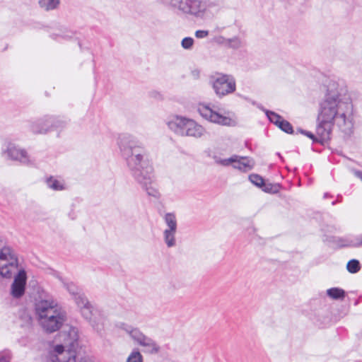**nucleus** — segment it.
Here are the masks:
<instances>
[{"mask_svg":"<svg viewBox=\"0 0 362 362\" xmlns=\"http://www.w3.org/2000/svg\"><path fill=\"white\" fill-rule=\"evenodd\" d=\"M355 115L354 106L344 81L331 79L319 104L316 135L302 129H298L297 132L311 139L313 142L320 143L331 139L334 128L346 136H351L354 130Z\"/></svg>","mask_w":362,"mask_h":362,"instance_id":"nucleus-1","label":"nucleus"},{"mask_svg":"<svg viewBox=\"0 0 362 362\" xmlns=\"http://www.w3.org/2000/svg\"><path fill=\"white\" fill-rule=\"evenodd\" d=\"M122 158L135 180L149 197L158 199L160 196L154 179L153 168L146 149L130 135H122L118 143Z\"/></svg>","mask_w":362,"mask_h":362,"instance_id":"nucleus-2","label":"nucleus"},{"mask_svg":"<svg viewBox=\"0 0 362 362\" xmlns=\"http://www.w3.org/2000/svg\"><path fill=\"white\" fill-rule=\"evenodd\" d=\"M157 1L175 11L177 14L196 20H209L214 17L219 10L216 0H157Z\"/></svg>","mask_w":362,"mask_h":362,"instance_id":"nucleus-3","label":"nucleus"},{"mask_svg":"<svg viewBox=\"0 0 362 362\" xmlns=\"http://www.w3.org/2000/svg\"><path fill=\"white\" fill-rule=\"evenodd\" d=\"M35 312L41 326L49 333L59 329L66 320L65 312L52 298L37 300Z\"/></svg>","mask_w":362,"mask_h":362,"instance_id":"nucleus-4","label":"nucleus"},{"mask_svg":"<svg viewBox=\"0 0 362 362\" xmlns=\"http://www.w3.org/2000/svg\"><path fill=\"white\" fill-rule=\"evenodd\" d=\"M58 337L62 344L53 346L52 362H76V350L78 346V329L68 327L59 334Z\"/></svg>","mask_w":362,"mask_h":362,"instance_id":"nucleus-5","label":"nucleus"},{"mask_svg":"<svg viewBox=\"0 0 362 362\" xmlns=\"http://www.w3.org/2000/svg\"><path fill=\"white\" fill-rule=\"evenodd\" d=\"M64 288L73 296L84 318L88 320L93 328L101 332L104 328L105 317L86 298L81 289L72 282L62 281Z\"/></svg>","mask_w":362,"mask_h":362,"instance_id":"nucleus-6","label":"nucleus"},{"mask_svg":"<svg viewBox=\"0 0 362 362\" xmlns=\"http://www.w3.org/2000/svg\"><path fill=\"white\" fill-rule=\"evenodd\" d=\"M168 127L175 134L181 136L200 139L206 134V129L193 119L174 115L166 120Z\"/></svg>","mask_w":362,"mask_h":362,"instance_id":"nucleus-7","label":"nucleus"},{"mask_svg":"<svg viewBox=\"0 0 362 362\" xmlns=\"http://www.w3.org/2000/svg\"><path fill=\"white\" fill-rule=\"evenodd\" d=\"M115 327L118 331L125 334L134 344L143 347L144 352L150 354L159 353L160 347L158 343L146 335L139 327L124 322H117Z\"/></svg>","mask_w":362,"mask_h":362,"instance_id":"nucleus-8","label":"nucleus"},{"mask_svg":"<svg viewBox=\"0 0 362 362\" xmlns=\"http://www.w3.org/2000/svg\"><path fill=\"white\" fill-rule=\"evenodd\" d=\"M197 109L200 116L209 122L227 127H234L238 123L233 113L223 114L218 107L211 103H199Z\"/></svg>","mask_w":362,"mask_h":362,"instance_id":"nucleus-9","label":"nucleus"},{"mask_svg":"<svg viewBox=\"0 0 362 362\" xmlns=\"http://www.w3.org/2000/svg\"><path fill=\"white\" fill-rule=\"evenodd\" d=\"M18 267V259L15 251L9 246L0 248V275L11 279Z\"/></svg>","mask_w":362,"mask_h":362,"instance_id":"nucleus-10","label":"nucleus"},{"mask_svg":"<svg viewBox=\"0 0 362 362\" xmlns=\"http://www.w3.org/2000/svg\"><path fill=\"white\" fill-rule=\"evenodd\" d=\"M211 83L216 95L218 98L231 94L236 90L235 79L230 74H216L211 78Z\"/></svg>","mask_w":362,"mask_h":362,"instance_id":"nucleus-11","label":"nucleus"},{"mask_svg":"<svg viewBox=\"0 0 362 362\" xmlns=\"http://www.w3.org/2000/svg\"><path fill=\"white\" fill-rule=\"evenodd\" d=\"M165 228L163 230V240L168 248L176 246V234L177 232V220L175 214L167 213L163 216Z\"/></svg>","mask_w":362,"mask_h":362,"instance_id":"nucleus-12","label":"nucleus"},{"mask_svg":"<svg viewBox=\"0 0 362 362\" xmlns=\"http://www.w3.org/2000/svg\"><path fill=\"white\" fill-rule=\"evenodd\" d=\"M214 162L216 164L223 166H229L232 165L233 168L242 172L251 170L255 166V161L250 157H243L233 155L228 158H221L218 156H214Z\"/></svg>","mask_w":362,"mask_h":362,"instance_id":"nucleus-13","label":"nucleus"},{"mask_svg":"<svg viewBox=\"0 0 362 362\" xmlns=\"http://www.w3.org/2000/svg\"><path fill=\"white\" fill-rule=\"evenodd\" d=\"M27 283V274L24 269H20L11 286V295L14 298H21L25 291V286Z\"/></svg>","mask_w":362,"mask_h":362,"instance_id":"nucleus-14","label":"nucleus"},{"mask_svg":"<svg viewBox=\"0 0 362 362\" xmlns=\"http://www.w3.org/2000/svg\"><path fill=\"white\" fill-rule=\"evenodd\" d=\"M53 122L54 117L45 116L30 124V129L34 134H47L52 131Z\"/></svg>","mask_w":362,"mask_h":362,"instance_id":"nucleus-15","label":"nucleus"},{"mask_svg":"<svg viewBox=\"0 0 362 362\" xmlns=\"http://www.w3.org/2000/svg\"><path fill=\"white\" fill-rule=\"evenodd\" d=\"M4 153L8 158L12 160H18L23 163L29 162V157L26 151L13 144H9L8 145Z\"/></svg>","mask_w":362,"mask_h":362,"instance_id":"nucleus-16","label":"nucleus"},{"mask_svg":"<svg viewBox=\"0 0 362 362\" xmlns=\"http://www.w3.org/2000/svg\"><path fill=\"white\" fill-rule=\"evenodd\" d=\"M40 8L45 12L57 11L61 6V0H38Z\"/></svg>","mask_w":362,"mask_h":362,"instance_id":"nucleus-17","label":"nucleus"},{"mask_svg":"<svg viewBox=\"0 0 362 362\" xmlns=\"http://www.w3.org/2000/svg\"><path fill=\"white\" fill-rule=\"evenodd\" d=\"M48 188L54 191H62L66 189V185L63 180L54 177H49L45 180Z\"/></svg>","mask_w":362,"mask_h":362,"instance_id":"nucleus-18","label":"nucleus"},{"mask_svg":"<svg viewBox=\"0 0 362 362\" xmlns=\"http://www.w3.org/2000/svg\"><path fill=\"white\" fill-rule=\"evenodd\" d=\"M326 293L333 300H341L345 297V291L342 288L337 287L327 289Z\"/></svg>","mask_w":362,"mask_h":362,"instance_id":"nucleus-19","label":"nucleus"},{"mask_svg":"<svg viewBox=\"0 0 362 362\" xmlns=\"http://www.w3.org/2000/svg\"><path fill=\"white\" fill-rule=\"evenodd\" d=\"M143 356L137 348L132 349L126 362H143Z\"/></svg>","mask_w":362,"mask_h":362,"instance_id":"nucleus-20","label":"nucleus"},{"mask_svg":"<svg viewBox=\"0 0 362 362\" xmlns=\"http://www.w3.org/2000/svg\"><path fill=\"white\" fill-rule=\"evenodd\" d=\"M346 269L351 274L357 273L361 269V264L358 260L353 259L348 262Z\"/></svg>","mask_w":362,"mask_h":362,"instance_id":"nucleus-21","label":"nucleus"},{"mask_svg":"<svg viewBox=\"0 0 362 362\" xmlns=\"http://www.w3.org/2000/svg\"><path fill=\"white\" fill-rule=\"evenodd\" d=\"M265 114L269 120L276 126L284 120L281 115L274 112L265 110Z\"/></svg>","mask_w":362,"mask_h":362,"instance_id":"nucleus-22","label":"nucleus"},{"mask_svg":"<svg viewBox=\"0 0 362 362\" xmlns=\"http://www.w3.org/2000/svg\"><path fill=\"white\" fill-rule=\"evenodd\" d=\"M280 186L278 184L264 183L262 190L267 193L275 194L279 191Z\"/></svg>","mask_w":362,"mask_h":362,"instance_id":"nucleus-23","label":"nucleus"},{"mask_svg":"<svg viewBox=\"0 0 362 362\" xmlns=\"http://www.w3.org/2000/svg\"><path fill=\"white\" fill-rule=\"evenodd\" d=\"M31 316L25 311H23L20 317V324L21 327H29L32 324Z\"/></svg>","mask_w":362,"mask_h":362,"instance_id":"nucleus-24","label":"nucleus"},{"mask_svg":"<svg viewBox=\"0 0 362 362\" xmlns=\"http://www.w3.org/2000/svg\"><path fill=\"white\" fill-rule=\"evenodd\" d=\"M249 180L253 185H255V186H257L258 187L262 188L264 183V179L262 178V177H261L260 175H259L257 174H251L249 176Z\"/></svg>","mask_w":362,"mask_h":362,"instance_id":"nucleus-25","label":"nucleus"},{"mask_svg":"<svg viewBox=\"0 0 362 362\" xmlns=\"http://www.w3.org/2000/svg\"><path fill=\"white\" fill-rule=\"evenodd\" d=\"M277 127L286 133L292 134L293 132L292 125L290 122L285 119L281 121V122L279 123Z\"/></svg>","mask_w":362,"mask_h":362,"instance_id":"nucleus-26","label":"nucleus"},{"mask_svg":"<svg viewBox=\"0 0 362 362\" xmlns=\"http://www.w3.org/2000/svg\"><path fill=\"white\" fill-rule=\"evenodd\" d=\"M194 45V39L190 37H186L181 41V45L185 49H191Z\"/></svg>","mask_w":362,"mask_h":362,"instance_id":"nucleus-27","label":"nucleus"},{"mask_svg":"<svg viewBox=\"0 0 362 362\" xmlns=\"http://www.w3.org/2000/svg\"><path fill=\"white\" fill-rule=\"evenodd\" d=\"M346 245H352L354 247L362 246V234L352 238V240L349 241Z\"/></svg>","mask_w":362,"mask_h":362,"instance_id":"nucleus-28","label":"nucleus"},{"mask_svg":"<svg viewBox=\"0 0 362 362\" xmlns=\"http://www.w3.org/2000/svg\"><path fill=\"white\" fill-rule=\"evenodd\" d=\"M53 124L54 125L52 126V131H60L66 127V124H65L64 122L54 117Z\"/></svg>","mask_w":362,"mask_h":362,"instance_id":"nucleus-29","label":"nucleus"},{"mask_svg":"<svg viewBox=\"0 0 362 362\" xmlns=\"http://www.w3.org/2000/svg\"><path fill=\"white\" fill-rule=\"evenodd\" d=\"M228 45L231 48L238 49L241 46V41L238 37L229 39L228 40Z\"/></svg>","mask_w":362,"mask_h":362,"instance_id":"nucleus-30","label":"nucleus"},{"mask_svg":"<svg viewBox=\"0 0 362 362\" xmlns=\"http://www.w3.org/2000/svg\"><path fill=\"white\" fill-rule=\"evenodd\" d=\"M11 359V354L8 351L0 352V362H10Z\"/></svg>","mask_w":362,"mask_h":362,"instance_id":"nucleus-31","label":"nucleus"},{"mask_svg":"<svg viewBox=\"0 0 362 362\" xmlns=\"http://www.w3.org/2000/svg\"><path fill=\"white\" fill-rule=\"evenodd\" d=\"M351 240H352V238H337L336 239L337 244L339 247H353L352 245H346V243H348L349 241H351Z\"/></svg>","mask_w":362,"mask_h":362,"instance_id":"nucleus-32","label":"nucleus"},{"mask_svg":"<svg viewBox=\"0 0 362 362\" xmlns=\"http://www.w3.org/2000/svg\"><path fill=\"white\" fill-rule=\"evenodd\" d=\"M209 31L204 30H198L195 31L194 35L197 38L202 39L209 36Z\"/></svg>","mask_w":362,"mask_h":362,"instance_id":"nucleus-33","label":"nucleus"},{"mask_svg":"<svg viewBox=\"0 0 362 362\" xmlns=\"http://www.w3.org/2000/svg\"><path fill=\"white\" fill-rule=\"evenodd\" d=\"M351 171L355 177H358L362 181V171L356 169H351Z\"/></svg>","mask_w":362,"mask_h":362,"instance_id":"nucleus-34","label":"nucleus"},{"mask_svg":"<svg viewBox=\"0 0 362 362\" xmlns=\"http://www.w3.org/2000/svg\"><path fill=\"white\" fill-rule=\"evenodd\" d=\"M78 362H90L88 359H86V358H81L80 361H78Z\"/></svg>","mask_w":362,"mask_h":362,"instance_id":"nucleus-35","label":"nucleus"}]
</instances>
